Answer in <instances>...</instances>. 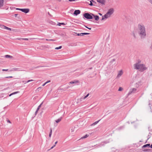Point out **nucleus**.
<instances>
[{"instance_id":"nucleus-18","label":"nucleus","mask_w":152,"mask_h":152,"mask_svg":"<svg viewBox=\"0 0 152 152\" xmlns=\"http://www.w3.org/2000/svg\"><path fill=\"white\" fill-rule=\"evenodd\" d=\"M79 83L78 80H75L74 81H71L69 82L70 84L77 83Z\"/></svg>"},{"instance_id":"nucleus-30","label":"nucleus","mask_w":152,"mask_h":152,"mask_svg":"<svg viewBox=\"0 0 152 152\" xmlns=\"http://www.w3.org/2000/svg\"><path fill=\"white\" fill-rule=\"evenodd\" d=\"M8 30H9L10 31H12L13 32H17V31L15 30V29H12V30H11V29H8Z\"/></svg>"},{"instance_id":"nucleus-5","label":"nucleus","mask_w":152,"mask_h":152,"mask_svg":"<svg viewBox=\"0 0 152 152\" xmlns=\"http://www.w3.org/2000/svg\"><path fill=\"white\" fill-rule=\"evenodd\" d=\"M19 31L22 34L27 33L30 32L29 30L27 29H22Z\"/></svg>"},{"instance_id":"nucleus-42","label":"nucleus","mask_w":152,"mask_h":152,"mask_svg":"<svg viewBox=\"0 0 152 152\" xmlns=\"http://www.w3.org/2000/svg\"><path fill=\"white\" fill-rule=\"evenodd\" d=\"M70 1H75V0H68Z\"/></svg>"},{"instance_id":"nucleus-17","label":"nucleus","mask_w":152,"mask_h":152,"mask_svg":"<svg viewBox=\"0 0 152 152\" xmlns=\"http://www.w3.org/2000/svg\"><path fill=\"white\" fill-rule=\"evenodd\" d=\"M0 28H10L7 27L4 25H0Z\"/></svg>"},{"instance_id":"nucleus-27","label":"nucleus","mask_w":152,"mask_h":152,"mask_svg":"<svg viewBox=\"0 0 152 152\" xmlns=\"http://www.w3.org/2000/svg\"><path fill=\"white\" fill-rule=\"evenodd\" d=\"M18 14H15L14 15V16L15 17H18V18L20 19V16H18Z\"/></svg>"},{"instance_id":"nucleus-12","label":"nucleus","mask_w":152,"mask_h":152,"mask_svg":"<svg viewBox=\"0 0 152 152\" xmlns=\"http://www.w3.org/2000/svg\"><path fill=\"white\" fill-rule=\"evenodd\" d=\"M97 1L103 5L104 4L105 2V0H97Z\"/></svg>"},{"instance_id":"nucleus-49","label":"nucleus","mask_w":152,"mask_h":152,"mask_svg":"<svg viewBox=\"0 0 152 152\" xmlns=\"http://www.w3.org/2000/svg\"><path fill=\"white\" fill-rule=\"evenodd\" d=\"M99 15H102V14L101 13H99Z\"/></svg>"},{"instance_id":"nucleus-2","label":"nucleus","mask_w":152,"mask_h":152,"mask_svg":"<svg viewBox=\"0 0 152 152\" xmlns=\"http://www.w3.org/2000/svg\"><path fill=\"white\" fill-rule=\"evenodd\" d=\"M138 32L142 37H143L146 35L145 29H139Z\"/></svg>"},{"instance_id":"nucleus-47","label":"nucleus","mask_w":152,"mask_h":152,"mask_svg":"<svg viewBox=\"0 0 152 152\" xmlns=\"http://www.w3.org/2000/svg\"><path fill=\"white\" fill-rule=\"evenodd\" d=\"M57 141H56V142H55V144H57Z\"/></svg>"},{"instance_id":"nucleus-14","label":"nucleus","mask_w":152,"mask_h":152,"mask_svg":"<svg viewBox=\"0 0 152 152\" xmlns=\"http://www.w3.org/2000/svg\"><path fill=\"white\" fill-rule=\"evenodd\" d=\"M92 15L94 17L95 20H98L99 19V17L98 16L96 15L92 14Z\"/></svg>"},{"instance_id":"nucleus-44","label":"nucleus","mask_w":152,"mask_h":152,"mask_svg":"<svg viewBox=\"0 0 152 152\" xmlns=\"http://www.w3.org/2000/svg\"><path fill=\"white\" fill-rule=\"evenodd\" d=\"M55 145H54L53 146H52L51 148L52 149L54 147H55Z\"/></svg>"},{"instance_id":"nucleus-38","label":"nucleus","mask_w":152,"mask_h":152,"mask_svg":"<svg viewBox=\"0 0 152 152\" xmlns=\"http://www.w3.org/2000/svg\"><path fill=\"white\" fill-rule=\"evenodd\" d=\"M42 88L41 87H38V88H37V90H38V89H41Z\"/></svg>"},{"instance_id":"nucleus-34","label":"nucleus","mask_w":152,"mask_h":152,"mask_svg":"<svg viewBox=\"0 0 152 152\" xmlns=\"http://www.w3.org/2000/svg\"><path fill=\"white\" fill-rule=\"evenodd\" d=\"M21 9H20V8H16V10H20V11H21Z\"/></svg>"},{"instance_id":"nucleus-48","label":"nucleus","mask_w":152,"mask_h":152,"mask_svg":"<svg viewBox=\"0 0 152 152\" xmlns=\"http://www.w3.org/2000/svg\"><path fill=\"white\" fill-rule=\"evenodd\" d=\"M48 15H50V13L49 12H48Z\"/></svg>"},{"instance_id":"nucleus-23","label":"nucleus","mask_w":152,"mask_h":152,"mask_svg":"<svg viewBox=\"0 0 152 152\" xmlns=\"http://www.w3.org/2000/svg\"><path fill=\"white\" fill-rule=\"evenodd\" d=\"M89 135L87 134H86L85 135L83 136L82 137H81V139H83L85 138H86L87 137H88Z\"/></svg>"},{"instance_id":"nucleus-24","label":"nucleus","mask_w":152,"mask_h":152,"mask_svg":"<svg viewBox=\"0 0 152 152\" xmlns=\"http://www.w3.org/2000/svg\"><path fill=\"white\" fill-rule=\"evenodd\" d=\"M65 25V24L64 23H58L57 24V25L59 26H61V25Z\"/></svg>"},{"instance_id":"nucleus-11","label":"nucleus","mask_w":152,"mask_h":152,"mask_svg":"<svg viewBox=\"0 0 152 152\" xmlns=\"http://www.w3.org/2000/svg\"><path fill=\"white\" fill-rule=\"evenodd\" d=\"M80 12V11L79 10H76L75 11L74 14L75 15H77L79 14Z\"/></svg>"},{"instance_id":"nucleus-36","label":"nucleus","mask_w":152,"mask_h":152,"mask_svg":"<svg viewBox=\"0 0 152 152\" xmlns=\"http://www.w3.org/2000/svg\"><path fill=\"white\" fill-rule=\"evenodd\" d=\"M90 5L91 6H92L93 5V3L91 1H90Z\"/></svg>"},{"instance_id":"nucleus-15","label":"nucleus","mask_w":152,"mask_h":152,"mask_svg":"<svg viewBox=\"0 0 152 152\" xmlns=\"http://www.w3.org/2000/svg\"><path fill=\"white\" fill-rule=\"evenodd\" d=\"M5 56V58H10V59H12L13 58V56H10V55H6Z\"/></svg>"},{"instance_id":"nucleus-3","label":"nucleus","mask_w":152,"mask_h":152,"mask_svg":"<svg viewBox=\"0 0 152 152\" xmlns=\"http://www.w3.org/2000/svg\"><path fill=\"white\" fill-rule=\"evenodd\" d=\"M83 16L87 19H92L93 18L92 16L88 13H84Z\"/></svg>"},{"instance_id":"nucleus-4","label":"nucleus","mask_w":152,"mask_h":152,"mask_svg":"<svg viewBox=\"0 0 152 152\" xmlns=\"http://www.w3.org/2000/svg\"><path fill=\"white\" fill-rule=\"evenodd\" d=\"M123 72L122 70L119 71L118 72V75L117 76V78H119L123 74Z\"/></svg>"},{"instance_id":"nucleus-25","label":"nucleus","mask_w":152,"mask_h":152,"mask_svg":"<svg viewBox=\"0 0 152 152\" xmlns=\"http://www.w3.org/2000/svg\"><path fill=\"white\" fill-rule=\"evenodd\" d=\"M100 121V120H99V121H97L95 122L93 124L91 125H95L96 124L99 122V121Z\"/></svg>"},{"instance_id":"nucleus-9","label":"nucleus","mask_w":152,"mask_h":152,"mask_svg":"<svg viewBox=\"0 0 152 152\" xmlns=\"http://www.w3.org/2000/svg\"><path fill=\"white\" fill-rule=\"evenodd\" d=\"M137 27L138 28H145V27L144 25L142 23H140L138 25Z\"/></svg>"},{"instance_id":"nucleus-19","label":"nucleus","mask_w":152,"mask_h":152,"mask_svg":"<svg viewBox=\"0 0 152 152\" xmlns=\"http://www.w3.org/2000/svg\"><path fill=\"white\" fill-rule=\"evenodd\" d=\"M61 120V118H58L57 120H56V122L57 123H58L59 122H60Z\"/></svg>"},{"instance_id":"nucleus-51","label":"nucleus","mask_w":152,"mask_h":152,"mask_svg":"<svg viewBox=\"0 0 152 152\" xmlns=\"http://www.w3.org/2000/svg\"><path fill=\"white\" fill-rule=\"evenodd\" d=\"M131 23H133V22H131Z\"/></svg>"},{"instance_id":"nucleus-39","label":"nucleus","mask_w":152,"mask_h":152,"mask_svg":"<svg viewBox=\"0 0 152 152\" xmlns=\"http://www.w3.org/2000/svg\"><path fill=\"white\" fill-rule=\"evenodd\" d=\"M89 95V94H88L85 96H86V98H87L88 96Z\"/></svg>"},{"instance_id":"nucleus-33","label":"nucleus","mask_w":152,"mask_h":152,"mask_svg":"<svg viewBox=\"0 0 152 152\" xmlns=\"http://www.w3.org/2000/svg\"><path fill=\"white\" fill-rule=\"evenodd\" d=\"M23 39L24 40H28V38H22V39Z\"/></svg>"},{"instance_id":"nucleus-8","label":"nucleus","mask_w":152,"mask_h":152,"mask_svg":"<svg viewBox=\"0 0 152 152\" xmlns=\"http://www.w3.org/2000/svg\"><path fill=\"white\" fill-rule=\"evenodd\" d=\"M113 9H110L107 13L110 16L113 13Z\"/></svg>"},{"instance_id":"nucleus-35","label":"nucleus","mask_w":152,"mask_h":152,"mask_svg":"<svg viewBox=\"0 0 152 152\" xmlns=\"http://www.w3.org/2000/svg\"><path fill=\"white\" fill-rule=\"evenodd\" d=\"M8 69H3L2 70L3 71H8Z\"/></svg>"},{"instance_id":"nucleus-13","label":"nucleus","mask_w":152,"mask_h":152,"mask_svg":"<svg viewBox=\"0 0 152 152\" xmlns=\"http://www.w3.org/2000/svg\"><path fill=\"white\" fill-rule=\"evenodd\" d=\"M89 34V33H82L80 34H77V35L81 36H83L84 35L88 34Z\"/></svg>"},{"instance_id":"nucleus-31","label":"nucleus","mask_w":152,"mask_h":152,"mask_svg":"<svg viewBox=\"0 0 152 152\" xmlns=\"http://www.w3.org/2000/svg\"><path fill=\"white\" fill-rule=\"evenodd\" d=\"M123 90V88L121 87H119V88L118 89V91H121Z\"/></svg>"},{"instance_id":"nucleus-21","label":"nucleus","mask_w":152,"mask_h":152,"mask_svg":"<svg viewBox=\"0 0 152 152\" xmlns=\"http://www.w3.org/2000/svg\"><path fill=\"white\" fill-rule=\"evenodd\" d=\"M150 146V144H148L146 145H145L143 146V147L145 148L147 147H149Z\"/></svg>"},{"instance_id":"nucleus-16","label":"nucleus","mask_w":152,"mask_h":152,"mask_svg":"<svg viewBox=\"0 0 152 152\" xmlns=\"http://www.w3.org/2000/svg\"><path fill=\"white\" fill-rule=\"evenodd\" d=\"M4 1L3 0H0V8L3 6Z\"/></svg>"},{"instance_id":"nucleus-50","label":"nucleus","mask_w":152,"mask_h":152,"mask_svg":"<svg viewBox=\"0 0 152 152\" xmlns=\"http://www.w3.org/2000/svg\"><path fill=\"white\" fill-rule=\"evenodd\" d=\"M49 40V39H46V40H47V41Z\"/></svg>"},{"instance_id":"nucleus-1","label":"nucleus","mask_w":152,"mask_h":152,"mask_svg":"<svg viewBox=\"0 0 152 152\" xmlns=\"http://www.w3.org/2000/svg\"><path fill=\"white\" fill-rule=\"evenodd\" d=\"M134 69H138L141 72H143L147 69L144 64L141 63L140 60H138L137 62L134 65Z\"/></svg>"},{"instance_id":"nucleus-40","label":"nucleus","mask_w":152,"mask_h":152,"mask_svg":"<svg viewBox=\"0 0 152 152\" xmlns=\"http://www.w3.org/2000/svg\"><path fill=\"white\" fill-rule=\"evenodd\" d=\"M49 40H50V41H55V40H54V39H49Z\"/></svg>"},{"instance_id":"nucleus-26","label":"nucleus","mask_w":152,"mask_h":152,"mask_svg":"<svg viewBox=\"0 0 152 152\" xmlns=\"http://www.w3.org/2000/svg\"><path fill=\"white\" fill-rule=\"evenodd\" d=\"M52 130L51 129L50 132L49 134V137H51V136L52 135Z\"/></svg>"},{"instance_id":"nucleus-22","label":"nucleus","mask_w":152,"mask_h":152,"mask_svg":"<svg viewBox=\"0 0 152 152\" xmlns=\"http://www.w3.org/2000/svg\"><path fill=\"white\" fill-rule=\"evenodd\" d=\"M19 92V91H17V92H13L12 94H10V95H9V96H11L13 94H17V93H18Z\"/></svg>"},{"instance_id":"nucleus-37","label":"nucleus","mask_w":152,"mask_h":152,"mask_svg":"<svg viewBox=\"0 0 152 152\" xmlns=\"http://www.w3.org/2000/svg\"><path fill=\"white\" fill-rule=\"evenodd\" d=\"M12 76L7 77H6V78H12Z\"/></svg>"},{"instance_id":"nucleus-46","label":"nucleus","mask_w":152,"mask_h":152,"mask_svg":"<svg viewBox=\"0 0 152 152\" xmlns=\"http://www.w3.org/2000/svg\"><path fill=\"white\" fill-rule=\"evenodd\" d=\"M150 147L151 148H152V145H151L150 146Z\"/></svg>"},{"instance_id":"nucleus-20","label":"nucleus","mask_w":152,"mask_h":152,"mask_svg":"<svg viewBox=\"0 0 152 152\" xmlns=\"http://www.w3.org/2000/svg\"><path fill=\"white\" fill-rule=\"evenodd\" d=\"M41 105H42V104H41L38 107L37 109V110L36 112V113H37V112L38 111V110H39V109L41 107Z\"/></svg>"},{"instance_id":"nucleus-6","label":"nucleus","mask_w":152,"mask_h":152,"mask_svg":"<svg viewBox=\"0 0 152 152\" xmlns=\"http://www.w3.org/2000/svg\"><path fill=\"white\" fill-rule=\"evenodd\" d=\"M21 11L26 13H27L29 12V9L28 8L22 9Z\"/></svg>"},{"instance_id":"nucleus-45","label":"nucleus","mask_w":152,"mask_h":152,"mask_svg":"<svg viewBox=\"0 0 152 152\" xmlns=\"http://www.w3.org/2000/svg\"><path fill=\"white\" fill-rule=\"evenodd\" d=\"M7 122H9V123H10V121L9 120H8V121H7Z\"/></svg>"},{"instance_id":"nucleus-43","label":"nucleus","mask_w":152,"mask_h":152,"mask_svg":"<svg viewBox=\"0 0 152 152\" xmlns=\"http://www.w3.org/2000/svg\"><path fill=\"white\" fill-rule=\"evenodd\" d=\"M86 96H84L83 98V99H86Z\"/></svg>"},{"instance_id":"nucleus-7","label":"nucleus","mask_w":152,"mask_h":152,"mask_svg":"<svg viewBox=\"0 0 152 152\" xmlns=\"http://www.w3.org/2000/svg\"><path fill=\"white\" fill-rule=\"evenodd\" d=\"M137 91V89L136 88H133L130 89L129 91V94H131L132 93H135Z\"/></svg>"},{"instance_id":"nucleus-10","label":"nucleus","mask_w":152,"mask_h":152,"mask_svg":"<svg viewBox=\"0 0 152 152\" xmlns=\"http://www.w3.org/2000/svg\"><path fill=\"white\" fill-rule=\"evenodd\" d=\"M110 16L107 13H106L104 16H103L102 18L101 19L102 20H103L104 18H107L109 17Z\"/></svg>"},{"instance_id":"nucleus-32","label":"nucleus","mask_w":152,"mask_h":152,"mask_svg":"<svg viewBox=\"0 0 152 152\" xmlns=\"http://www.w3.org/2000/svg\"><path fill=\"white\" fill-rule=\"evenodd\" d=\"M33 81V80H29L27 81V83H28L31 81Z\"/></svg>"},{"instance_id":"nucleus-29","label":"nucleus","mask_w":152,"mask_h":152,"mask_svg":"<svg viewBox=\"0 0 152 152\" xmlns=\"http://www.w3.org/2000/svg\"><path fill=\"white\" fill-rule=\"evenodd\" d=\"M62 48L61 46H60L59 47H56L55 48V49H61Z\"/></svg>"},{"instance_id":"nucleus-28","label":"nucleus","mask_w":152,"mask_h":152,"mask_svg":"<svg viewBox=\"0 0 152 152\" xmlns=\"http://www.w3.org/2000/svg\"><path fill=\"white\" fill-rule=\"evenodd\" d=\"M50 82V80H49L48 81L46 82L43 85H42V86H45L46 84H47L48 83H49Z\"/></svg>"},{"instance_id":"nucleus-41","label":"nucleus","mask_w":152,"mask_h":152,"mask_svg":"<svg viewBox=\"0 0 152 152\" xmlns=\"http://www.w3.org/2000/svg\"><path fill=\"white\" fill-rule=\"evenodd\" d=\"M85 26V27L86 28H87L88 29V28H88V27H87L86 26Z\"/></svg>"}]
</instances>
